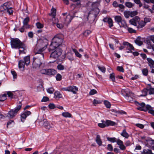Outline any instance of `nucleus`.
<instances>
[{
	"label": "nucleus",
	"instance_id": "1",
	"mask_svg": "<svg viewBox=\"0 0 154 154\" xmlns=\"http://www.w3.org/2000/svg\"><path fill=\"white\" fill-rule=\"evenodd\" d=\"M100 0H97L96 2L91 3H89V5H91V10L89 12L87 17V20L90 24L94 23L96 17L100 12L98 7L100 6Z\"/></svg>",
	"mask_w": 154,
	"mask_h": 154
},
{
	"label": "nucleus",
	"instance_id": "2",
	"mask_svg": "<svg viewBox=\"0 0 154 154\" xmlns=\"http://www.w3.org/2000/svg\"><path fill=\"white\" fill-rule=\"evenodd\" d=\"M11 44L12 48L19 49L20 54L25 53L24 50L26 49V46L18 38H12L11 40Z\"/></svg>",
	"mask_w": 154,
	"mask_h": 154
},
{
	"label": "nucleus",
	"instance_id": "3",
	"mask_svg": "<svg viewBox=\"0 0 154 154\" xmlns=\"http://www.w3.org/2000/svg\"><path fill=\"white\" fill-rule=\"evenodd\" d=\"M42 46L41 48L37 49L35 48L34 50V52L36 56H38L41 59H43L44 57V54L43 53L44 51L46 49L48 44V41L46 39H45L41 42Z\"/></svg>",
	"mask_w": 154,
	"mask_h": 154
},
{
	"label": "nucleus",
	"instance_id": "4",
	"mask_svg": "<svg viewBox=\"0 0 154 154\" xmlns=\"http://www.w3.org/2000/svg\"><path fill=\"white\" fill-rule=\"evenodd\" d=\"M19 104L14 109H11L9 111L7 116L10 118L12 119L14 117L21 109L22 104L21 102H19Z\"/></svg>",
	"mask_w": 154,
	"mask_h": 154
},
{
	"label": "nucleus",
	"instance_id": "5",
	"mask_svg": "<svg viewBox=\"0 0 154 154\" xmlns=\"http://www.w3.org/2000/svg\"><path fill=\"white\" fill-rule=\"evenodd\" d=\"M62 50L61 48H56L54 51H51L50 57L57 59L62 54Z\"/></svg>",
	"mask_w": 154,
	"mask_h": 154
},
{
	"label": "nucleus",
	"instance_id": "6",
	"mask_svg": "<svg viewBox=\"0 0 154 154\" xmlns=\"http://www.w3.org/2000/svg\"><path fill=\"white\" fill-rule=\"evenodd\" d=\"M32 63V66L33 68H39L42 64L41 60L38 56L33 57Z\"/></svg>",
	"mask_w": 154,
	"mask_h": 154
},
{
	"label": "nucleus",
	"instance_id": "7",
	"mask_svg": "<svg viewBox=\"0 0 154 154\" xmlns=\"http://www.w3.org/2000/svg\"><path fill=\"white\" fill-rule=\"evenodd\" d=\"M61 45L58 44V43L55 41H54L52 40V41L51 44L50 45V47L48 49L49 52H51L53 51L54 49L56 48H60Z\"/></svg>",
	"mask_w": 154,
	"mask_h": 154
},
{
	"label": "nucleus",
	"instance_id": "8",
	"mask_svg": "<svg viewBox=\"0 0 154 154\" xmlns=\"http://www.w3.org/2000/svg\"><path fill=\"white\" fill-rule=\"evenodd\" d=\"M138 109L141 111L145 112L148 111V112L154 116V110L151 106L149 105H147L146 107L143 108L139 107L138 108Z\"/></svg>",
	"mask_w": 154,
	"mask_h": 154
},
{
	"label": "nucleus",
	"instance_id": "9",
	"mask_svg": "<svg viewBox=\"0 0 154 154\" xmlns=\"http://www.w3.org/2000/svg\"><path fill=\"white\" fill-rule=\"evenodd\" d=\"M62 90L72 92L74 94H76L78 91V88L74 86H69L67 87L62 88Z\"/></svg>",
	"mask_w": 154,
	"mask_h": 154
},
{
	"label": "nucleus",
	"instance_id": "10",
	"mask_svg": "<svg viewBox=\"0 0 154 154\" xmlns=\"http://www.w3.org/2000/svg\"><path fill=\"white\" fill-rule=\"evenodd\" d=\"M31 114V112L26 110L22 113L20 115V119L22 122H24L26 117Z\"/></svg>",
	"mask_w": 154,
	"mask_h": 154
},
{
	"label": "nucleus",
	"instance_id": "11",
	"mask_svg": "<svg viewBox=\"0 0 154 154\" xmlns=\"http://www.w3.org/2000/svg\"><path fill=\"white\" fill-rule=\"evenodd\" d=\"M52 39L61 45L63 42V36L60 35H57L55 36Z\"/></svg>",
	"mask_w": 154,
	"mask_h": 154
},
{
	"label": "nucleus",
	"instance_id": "12",
	"mask_svg": "<svg viewBox=\"0 0 154 154\" xmlns=\"http://www.w3.org/2000/svg\"><path fill=\"white\" fill-rule=\"evenodd\" d=\"M140 20V18L138 16H136L129 21L130 23L135 26H137V23Z\"/></svg>",
	"mask_w": 154,
	"mask_h": 154
},
{
	"label": "nucleus",
	"instance_id": "13",
	"mask_svg": "<svg viewBox=\"0 0 154 154\" xmlns=\"http://www.w3.org/2000/svg\"><path fill=\"white\" fill-rule=\"evenodd\" d=\"M130 93L131 91L128 88L122 89L121 90V93L125 97H128L130 95Z\"/></svg>",
	"mask_w": 154,
	"mask_h": 154
},
{
	"label": "nucleus",
	"instance_id": "14",
	"mask_svg": "<svg viewBox=\"0 0 154 154\" xmlns=\"http://www.w3.org/2000/svg\"><path fill=\"white\" fill-rule=\"evenodd\" d=\"M73 17L71 15L69 14L67 16L63 19V23L66 24H69L71 21Z\"/></svg>",
	"mask_w": 154,
	"mask_h": 154
},
{
	"label": "nucleus",
	"instance_id": "15",
	"mask_svg": "<svg viewBox=\"0 0 154 154\" xmlns=\"http://www.w3.org/2000/svg\"><path fill=\"white\" fill-rule=\"evenodd\" d=\"M43 126L48 130H50L51 128L53 127V125L50 124L46 120L44 121Z\"/></svg>",
	"mask_w": 154,
	"mask_h": 154
},
{
	"label": "nucleus",
	"instance_id": "16",
	"mask_svg": "<svg viewBox=\"0 0 154 154\" xmlns=\"http://www.w3.org/2000/svg\"><path fill=\"white\" fill-rule=\"evenodd\" d=\"M117 144L119 146V148L122 150H125L126 149V147L123 144L122 141L119 139H117L116 142Z\"/></svg>",
	"mask_w": 154,
	"mask_h": 154
},
{
	"label": "nucleus",
	"instance_id": "17",
	"mask_svg": "<svg viewBox=\"0 0 154 154\" xmlns=\"http://www.w3.org/2000/svg\"><path fill=\"white\" fill-rule=\"evenodd\" d=\"M57 73V71L54 69H47V75H54Z\"/></svg>",
	"mask_w": 154,
	"mask_h": 154
},
{
	"label": "nucleus",
	"instance_id": "18",
	"mask_svg": "<svg viewBox=\"0 0 154 154\" xmlns=\"http://www.w3.org/2000/svg\"><path fill=\"white\" fill-rule=\"evenodd\" d=\"M147 60L148 62V65L150 68L152 69L154 68V61L151 58H147Z\"/></svg>",
	"mask_w": 154,
	"mask_h": 154
},
{
	"label": "nucleus",
	"instance_id": "19",
	"mask_svg": "<svg viewBox=\"0 0 154 154\" xmlns=\"http://www.w3.org/2000/svg\"><path fill=\"white\" fill-rule=\"evenodd\" d=\"M25 64V63L23 60H19L18 62L19 68L21 70H24Z\"/></svg>",
	"mask_w": 154,
	"mask_h": 154
},
{
	"label": "nucleus",
	"instance_id": "20",
	"mask_svg": "<svg viewBox=\"0 0 154 154\" xmlns=\"http://www.w3.org/2000/svg\"><path fill=\"white\" fill-rule=\"evenodd\" d=\"M54 98L56 99H59L62 97V94L58 91H55L54 94Z\"/></svg>",
	"mask_w": 154,
	"mask_h": 154
},
{
	"label": "nucleus",
	"instance_id": "21",
	"mask_svg": "<svg viewBox=\"0 0 154 154\" xmlns=\"http://www.w3.org/2000/svg\"><path fill=\"white\" fill-rule=\"evenodd\" d=\"M56 10L55 8H53L51 10V13L49 14V15L53 18H54L56 16Z\"/></svg>",
	"mask_w": 154,
	"mask_h": 154
},
{
	"label": "nucleus",
	"instance_id": "22",
	"mask_svg": "<svg viewBox=\"0 0 154 154\" xmlns=\"http://www.w3.org/2000/svg\"><path fill=\"white\" fill-rule=\"evenodd\" d=\"M95 140L97 143L98 145L99 146H100L102 145V142L101 140L100 137V135H97Z\"/></svg>",
	"mask_w": 154,
	"mask_h": 154
},
{
	"label": "nucleus",
	"instance_id": "23",
	"mask_svg": "<svg viewBox=\"0 0 154 154\" xmlns=\"http://www.w3.org/2000/svg\"><path fill=\"white\" fill-rule=\"evenodd\" d=\"M147 89L149 91V94L150 95L154 94V88H152L150 85L147 86Z\"/></svg>",
	"mask_w": 154,
	"mask_h": 154
},
{
	"label": "nucleus",
	"instance_id": "24",
	"mask_svg": "<svg viewBox=\"0 0 154 154\" xmlns=\"http://www.w3.org/2000/svg\"><path fill=\"white\" fill-rule=\"evenodd\" d=\"M105 123L107 126H114L116 125V123L115 122L109 120H106Z\"/></svg>",
	"mask_w": 154,
	"mask_h": 154
},
{
	"label": "nucleus",
	"instance_id": "25",
	"mask_svg": "<svg viewBox=\"0 0 154 154\" xmlns=\"http://www.w3.org/2000/svg\"><path fill=\"white\" fill-rule=\"evenodd\" d=\"M24 61L25 63V64L27 66L28 65L30 62V59L29 56H28L25 57L24 58Z\"/></svg>",
	"mask_w": 154,
	"mask_h": 154
},
{
	"label": "nucleus",
	"instance_id": "26",
	"mask_svg": "<svg viewBox=\"0 0 154 154\" xmlns=\"http://www.w3.org/2000/svg\"><path fill=\"white\" fill-rule=\"evenodd\" d=\"M72 53L71 52H68L66 54V56L71 61H72L74 60V59L72 57Z\"/></svg>",
	"mask_w": 154,
	"mask_h": 154
},
{
	"label": "nucleus",
	"instance_id": "27",
	"mask_svg": "<svg viewBox=\"0 0 154 154\" xmlns=\"http://www.w3.org/2000/svg\"><path fill=\"white\" fill-rule=\"evenodd\" d=\"M121 135L126 138H128L129 136V134L126 132L125 129H124L122 131V132L121 133Z\"/></svg>",
	"mask_w": 154,
	"mask_h": 154
},
{
	"label": "nucleus",
	"instance_id": "28",
	"mask_svg": "<svg viewBox=\"0 0 154 154\" xmlns=\"http://www.w3.org/2000/svg\"><path fill=\"white\" fill-rule=\"evenodd\" d=\"M62 115L63 117L65 118H71L72 117L71 114L68 112H63Z\"/></svg>",
	"mask_w": 154,
	"mask_h": 154
},
{
	"label": "nucleus",
	"instance_id": "29",
	"mask_svg": "<svg viewBox=\"0 0 154 154\" xmlns=\"http://www.w3.org/2000/svg\"><path fill=\"white\" fill-rule=\"evenodd\" d=\"M145 25V22L141 20L138 23V25L137 27L138 29L144 27Z\"/></svg>",
	"mask_w": 154,
	"mask_h": 154
},
{
	"label": "nucleus",
	"instance_id": "30",
	"mask_svg": "<svg viewBox=\"0 0 154 154\" xmlns=\"http://www.w3.org/2000/svg\"><path fill=\"white\" fill-rule=\"evenodd\" d=\"M147 89L146 87V88H144L142 91V94L140 95V96L145 97L147 95L148 92Z\"/></svg>",
	"mask_w": 154,
	"mask_h": 154
},
{
	"label": "nucleus",
	"instance_id": "31",
	"mask_svg": "<svg viewBox=\"0 0 154 154\" xmlns=\"http://www.w3.org/2000/svg\"><path fill=\"white\" fill-rule=\"evenodd\" d=\"M141 154H152V151L149 149H144Z\"/></svg>",
	"mask_w": 154,
	"mask_h": 154
},
{
	"label": "nucleus",
	"instance_id": "32",
	"mask_svg": "<svg viewBox=\"0 0 154 154\" xmlns=\"http://www.w3.org/2000/svg\"><path fill=\"white\" fill-rule=\"evenodd\" d=\"M120 23L121 24V25H120V27H123L125 29H126L127 28H128V26L125 20H122Z\"/></svg>",
	"mask_w": 154,
	"mask_h": 154
},
{
	"label": "nucleus",
	"instance_id": "33",
	"mask_svg": "<svg viewBox=\"0 0 154 154\" xmlns=\"http://www.w3.org/2000/svg\"><path fill=\"white\" fill-rule=\"evenodd\" d=\"M140 38L138 37L135 40V43L138 45L140 46L143 44V42L140 40Z\"/></svg>",
	"mask_w": 154,
	"mask_h": 154
},
{
	"label": "nucleus",
	"instance_id": "34",
	"mask_svg": "<svg viewBox=\"0 0 154 154\" xmlns=\"http://www.w3.org/2000/svg\"><path fill=\"white\" fill-rule=\"evenodd\" d=\"M115 19L116 22L119 24L122 20L121 17L120 16H116L115 17Z\"/></svg>",
	"mask_w": 154,
	"mask_h": 154
},
{
	"label": "nucleus",
	"instance_id": "35",
	"mask_svg": "<svg viewBox=\"0 0 154 154\" xmlns=\"http://www.w3.org/2000/svg\"><path fill=\"white\" fill-rule=\"evenodd\" d=\"M107 139L108 141L112 143L116 142L117 140L115 137H107Z\"/></svg>",
	"mask_w": 154,
	"mask_h": 154
},
{
	"label": "nucleus",
	"instance_id": "36",
	"mask_svg": "<svg viewBox=\"0 0 154 154\" xmlns=\"http://www.w3.org/2000/svg\"><path fill=\"white\" fill-rule=\"evenodd\" d=\"M72 51L74 52L76 56L79 58H81L82 57V55L80 54L78 51L75 48L72 49Z\"/></svg>",
	"mask_w": 154,
	"mask_h": 154
},
{
	"label": "nucleus",
	"instance_id": "37",
	"mask_svg": "<svg viewBox=\"0 0 154 154\" xmlns=\"http://www.w3.org/2000/svg\"><path fill=\"white\" fill-rule=\"evenodd\" d=\"M142 73L143 75L145 76H147L148 74V70L147 68H144L142 69Z\"/></svg>",
	"mask_w": 154,
	"mask_h": 154
},
{
	"label": "nucleus",
	"instance_id": "38",
	"mask_svg": "<svg viewBox=\"0 0 154 154\" xmlns=\"http://www.w3.org/2000/svg\"><path fill=\"white\" fill-rule=\"evenodd\" d=\"M7 95L6 94H4L0 95V101H3L6 99Z\"/></svg>",
	"mask_w": 154,
	"mask_h": 154
},
{
	"label": "nucleus",
	"instance_id": "39",
	"mask_svg": "<svg viewBox=\"0 0 154 154\" xmlns=\"http://www.w3.org/2000/svg\"><path fill=\"white\" fill-rule=\"evenodd\" d=\"M130 11H125L124 12L125 17L126 18H128L130 16Z\"/></svg>",
	"mask_w": 154,
	"mask_h": 154
},
{
	"label": "nucleus",
	"instance_id": "40",
	"mask_svg": "<svg viewBox=\"0 0 154 154\" xmlns=\"http://www.w3.org/2000/svg\"><path fill=\"white\" fill-rule=\"evenodd\" d=\"M62 152L61 149L57 148L54 151V153L55 154H60Z\"/></svg>",
	"mask_w": 154,
	"mask_h": 154
},
{
	"label": "nucleus",
	"instance_id": "41",
	"mask_svg": "<svg viewBox=\"0 0 154 154\" xmlns=\"http://www.w3.org/2000/svg\"><path fill=\"white\" fill-rule=\"evenodd\" d=\"M36 26L37 28L38 29H41L44 26V25L40 23L39 22H38L36 23Z\"/></svg>",
	"mask_w": 154,
	"mask_h": 154
},
{
	"label": "nucleus",
	"instance_id": "42",
	"mask_svg": "<svg viewBox=\"0 0 154 154\" xmlns=\"http://www.w3.org/2000/svg\"><path fill=\"white\" fill-rule=\"evenodd\" d=\"M11 4L10 2H7L3 4V5L4 6L5 8L7 9L8 8H11L10 6Z\"/></svg>",
	"mask_w": 154,
	"mask_h": 154
},
{
	"label": "nucleus",
	"instance_id": "43",
	"mask_svg": "<svg viewBox=\"0 0 154 154\" xmlns=\"http://www.w3.org/2000/svg\"><path fill=\"white\" fill-rule=\"evenodd\" d=\"M125 5L127 7L129 8H131L133 6L132 3L128 2H126Z\"/></svg>",
	"mask_w": 154,
	"mask_h": 154
},
{
	"label": "nucleus",
	"instance_id": "44",
	"mask_svg": "<svg viewBox=\"0 0 154 154\" xmlns=\"http://www.w3.org/2000/svg\"><path fill=\"white\" fill-rule=\"evenodd\" d=\"M127 29L128 32L130 33H135L136 31L131 28H129L128 27L126 29Z\"/></svg>",
	"mask_w": 154,
	"mask_h": 154
},
{
	"label": "nucleus",
	"instance_id": "45",
	"mask_svg": "<svg viewBox=\"0 0 154 154\" xmlns=\"http://www.w3.org/2000/svg\"><path fill=\"white\" fill-rule=\"evenodd\" d=\"M147 145H148L149 146H150V145L149 144H150L151 146L152 144H154V140H147Z\"/></svg>",
	"mask_w": 154,
	"mask_h": 154
},
{
	"label": "nucleus",
	"instance_id": "46",
	"mask_svg": "<svg viewBox=\"0 0 154 154\" xmlns=\"http://www.w3.org/2000/svg\"><path fill=\"white\" fill-rule=\"evenodd\" d=\"M108 24H109V26L110 28H111L113 26L112 19L110 18H109V19L108 22Z\"/></svg>",
	"mask_w": 154,
	"mask_h": 154
},
{
	"label": "nucleus",
	"instance_id": "47",
	"mask_svg": "<svg viewBox=\"0 0 154 154\" xmlns=\"http://www.w3.org/2000/svg\"><path fill=\"white\" fill-rule=\"evenodd\" d=\"M98 68L103 72L104 73L105 72L106 68L104 67L98 66Z\"/></svg>",
	"mask_w": 154,
	"mask_h": 154
},
{
	"label": "nucleus",
	"instance_id": "48",
	"mask_svg": "<svg viewBox=\"0 0 154 154\" xmlns=\"http://www.w3.org/2000/svg\"><path fill=\"white\" fill-rule=\"evenodd\" d=\"M6 11L10 15L12 14L13 13V11L12 9V8L11 7L9 8H8V9H6Z\"/></svg>",
	"mask_w": 154,
	"mask_h": 154
},
{
	"label": "nucleus",
	"instance_id": "49",
	"mask_svg": "<svg viewBox=\"0 0 154 154\" xmlns=\"http://www.w3.org/2000/svg\"><path fill=\"white\" fill-rule=\"evenodd\" d=\"M151 20V19L149 17H146L144 18V21H143L146 24L147 23L150 22Z\"/></svg>",
	"mask_w": 154,
	"mask_h": 154
},
{
	"label": "nucleus",
	"instance_id": "50",
	"mask_svg": "<svg viewBox=\"0 0 154 154\" xmlns=\"http://www.w3.org/2000/svg\"><path fill=\"white\" fill-rule=\"evenodd\" d=\"M57 68L58 69L62 70H63L64 69V66L61 64H59L57 66Z\"/></svg>",
	"mask_w": 154,
	"mask_h": 154
},
{
	"label": "nucleus",
	"instance_id": "51",
	"mask_svg": "<svg viewBox=\"0 0 154 154\" xmlns=\"http://www.w3.org/2000/svg\"><path fill=\"white\" fill-rule=\"evenodd\" d=\"M127 49L130 50H134V47L131 44H129L128 46L127 47Z\"/></svg>",
	"mask_w": 154,
	"mask_h": 154
},
{
	"label": "nucleus",
	"instance_id": "52",
	"mask_svg": "<svg viewBox=\"0 0 154 154\" xmlns=\"http://www.w3.org/2000/svg\"><path fill=\"white\" fill-rule=\"evenodd\" d=\"M29 21V17H27L24 19L23 21V24H28V22Z\"/></svg>",
	"mask_w": 154,
	"mask_h": 154
},
{
	"label": "nucleus",
	"instance_id": "53",
	"mask_svg": "<svg viewBox=\"0 0 154 154\" xmlns=\"http://www.w3.org/2000/svg\"><path fill=\"white\" fill-rule=\"evenodd\" d=\"M110 79H111L112 82H114L115 81V75L114 73H112L110 74Z\"/></svg>",
	"mask_w": 154,
	"mask_h": 154
},
{
	"label": "nucleus",
	"instance_id": "54",
	"mask_svg": "<svg viewBox=\"0 0 154 154\" xmlns=\"http://www.w3.org/2000/svg\"><path fill=\"white\" fill-rule=\"evenodd\" d=\"M104 103L106 107L108 108H109L111 106V105L109 102L107 101H105Z\"/></svg>",
	"mask_w": 154,
	"mask_h": 154
},
{
	"label": "nucleus",
	"instance_id": "55",
	"mask_svg": "<svg viewBox=\"0 0 154 154\" xmlns=\"http://www.w3.org/2000/svg\"><path fill=\"white\" fill-rule=\"evenodd\" d=\"M137 12L136 11H130V16L131 17H133L134 16L136 15L137 14Z\"/></svg>",
	"mask_w": 154,
	"mask_h": 154
},
{
	"label": "nucleus",
	"instance_id": "56",
	"mask_svg": "<svg viewBox=\"0 0 154 154\" xmlns=\"http://www.w3.org/2000/svg\"><path fill=\"white\" fill-rule=\"evenodd\" d=\"M62 75L60 74H57L56 76L57 80L60 81L62 79Z\"/></svg>",
	"mask_w": 154,
	"mask_h": 154
},
{
	"label": "nucleus",
	"instance_id": "57",
	"mask_svg": "<svg viewBox=\"0 0 154 154\" xmlns=\"http://www.w3.org/2000/svg\"><path fill=\"white\" fill-rule=\"evenodd\" d=\"M54 89L52 88H50L47 89V91L49 93L52 94L54 91Z\"/></svg>",
	"mask_w": 154,
	"mask_h": 154
},
{
	"label": "nucleus",
	"instance_id": "58",
	"mask_svg": "<svg viewBox=\"0 0 154 154\" xmlns=\"http://www.w3.org/2000/svg\"><path fill=\"white\" fill-rule=\"evenodd\" d=\"M47 69H42L40 71V73L42 74H45L47 75Z\"/></svg>",
	"mask_w": 154,
	"mask_h": 154
},
{
	"label": "nucleus",
	"instance_id": "59",
	"mask_svg": "<svg viewBox=\"0 0 154 154\" xmlns=\"http://www.w3.org/2000/svg\"><path fill=\"white\" fill-rule=\"evenodd\" d=\"M117 70L119 72H124V69L122 66H118L117 67Z\"/></svg>",
	"mask_w": 154,
	"mask_h": 154
},
{
	"label": "nucleus",
	"instance_id": "60",
	"mask_svg": "<svg viewBox=\"0 0 154 154\" xmlns=\"http://www.w3.org/2000/svg\"><path fill=\"white\" fill-rule=\"evenodd\" d=\"M11 73L14 79L17 78V76L16 72L14 71H11Z\"/></svg>",
	"mask_w": 154,
	"mask_h": 154
},
{
	"label": "nucleus",
	"instance_id": "61",
	"mask_svg": "<svg viewBox=\"0 0 154 154\" xmlns=\"http://www.w3.org/2000/svg\"><path fill=\"white\" fill-rule=\"evenodd\" d=\"M97 91L95 89H92L89 92L90 95H93L97 93Z\"/></svg>",
	"mask_w": 154,
	"mask_h": 154
},
{
	"label": "nucleus",
	"instance_id": "62",
	"mask_svg": "<svg viewBox=\"0 0 154 154\" xmlns=\"http://www.w3.org/2000/svg\"><path fill=\"white\" fill-rule=\"evenodd\" d=\"M107 149L110 151H112L113 150V147L111 144H109L107 145Z\"/></svg>",
	"mask_w": 154,
	"mask_h": 154
},
{
	"label": "nucleus",
	"instance_id": "63",
	"mask_svg": "<svg viewBox=\"0 0 154 154\" xmlns=\"http://www.w3.org/2000/svg\"><path fill=\"white\" fill-rule=\"evenodd\" d=\"M49 108L51 109H53L55 108V105L53 103H50L48 105Z\"/></svg>",
	"mask_w": 154,
	"mask_h": 154
},
{
	"label": "nucleus",
	"instance_id": "64",
	"mask_svg": "<svg viewBox=\"0 0 154 154\" xmlns=\"http://www.w3.org/2000/svg\"><path fill=\"white\" fill-rule=\"evenodd\" d=\"M149 39L154 43V35L149 36Z\"/></svg>",
	"mask_w": 154,
	"mask_h": 154
}]
</instances>
